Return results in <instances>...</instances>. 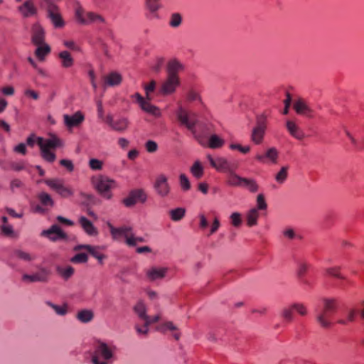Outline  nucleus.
Listing matches in <instances>:
<instances>
[{"instance_id":"obj_44","label":"nucleus","mask_w":364,"mask_h":364,"mask_svg":"<svg viewBox=\"0 0 364 364\" xmlns=\"http://www.w3.org/2000/svg\"><path fill=\"white\" fill-rule=\"evenodd\" d=\"M356 311L355 309H349L346 313V319H339L337 323L341 325H346L348 322H353L355 321Z\"/></svg>"},{"instance_id":"obj_30","label":"nucleus","mask_w":364,"mask_h":364,"mask_svg":"<svg viewBox=\"0 0 364 364\" xmlns=\"http://www.w3.org/2000/svg\"><path fill=\"white\" fill-rule=\"evenodd\" d=\"M236 169H232L228 173L227 183L231 186L242 187L244 178L235 173Z\"/></svg>"},{"instance_id":"obj_13","label":"nucleus","mask_w":364,"mask_h":364,"mask_svg":"<svg viewBox=\"0 0 364 364\" xmlns=\"http://www.w3.org/2000/svg\"><path fill=\"white\" fill-rule=\"evenodd\" d=\"M154 188L156 194L161 197H167L171 192V186L168 181V177L161 173L155 179L154 183Z\"/></svg>"},{"instance_id":"obj_33","label":"nucleus","mask_w":364,"mask_h":364,"mask_svg":"<svg viewBox=\"0 0 364 364\" xmlns=\"http://www.w3.org/2000/svg\"><path fill=\"white\" fill-rule=\"evenodd\" d=\"M76 318L82 323H89L93 319L94 314L91 310L83 309L78 311L76 315Z\"/></svg>"},{"instance_id":"obj_16","label":"nucleus","mask_w":364,"mask_h":364,"mask_svg":"<svg viewBox=\"0 0 364 364\" xmlns=\"http://www.w3.org/2000/svg\"><path fill=\"white\" fill-rule=\"evenodd\" d=\"M105 122L110 127V128L118 132H124L127 130L129 126V120L125 117H119L114 119V117L108 114Z\"/></svg>"},{"instance_id":"obj_7","label":"nucleus","mask_w":364,"mask_h":364,"mask_svg":"<svg viewBox=\"0 0 364 364\" xmlns=\"http://www.w3.org/2000/svg\"><path fill=\"white\" fill-rule=\"evenodd\" d=\"M178 120L180 123L185 126L188 130L195 132V127L197 124V115L193 112H189L179 106L176 112Z\"/></svg>"},{"instance_id":"obj_51","label":"nucleus","mask_w":364,"mask_h":364,"mask_svg":"<svg viewBox=\"0 0 364 364\" xmlns=\"http://www.w3.org/2000/svg\"><path fill=\"white\" fill-rule=\"evenodd\" d=\"M14 255L20 259L30 262L34 259V257L31 255L29 253L23 252L20 250H16L14 251Z\"/></svg>"},{"instance_id":"obj_9","label":"nucleus","mask_w":364,"mask_h":364,"mask_svg":"<svg viewBox=\"0 0 364 364\" xmlns=\"http://www.w3.org/2000/svg\"><path fill=\"white\" fill-rule=\"evenodd\" d=\"M267 128V115L261 114L256 117V125L251 134V139L255 144L262 142Z\"/></svg>"},{"instance_id":"obj_47","label":"nucleus","mask_w":364,"mask_h":364,"mask_svg":"<svg viewBox=\"0 0 364 364\" xmlns=\"http://www.w3.org/2000/svg\"><path fill=\"white\" fill-rule=\"evenodd\" d=\"M266 159H269L272 164H277L278 151L274 147L269 148L265 153Z\"/></svg>"},{"instance_id":"obj_64","label":"nucleus","mask_w":364,"mask_h":364,"mask_svg":"<svg viewBox=\"0 0 364 364\" xmlns=\"http://www.w3.org/2000/svg\"><path fill=\"white\" fill-rule=\"evenodd\" d=\"M157 148H158V145L154 141L149 140L146 143V149L147 151H149L150 153L155 152L157 150Z\"/></svg>"},{"instance_id":"obj_32","label":"nucleus","mask_w":364,"mask_h":364,"mask_svg":"<svg viewBox=\"0 0 364 364\" xmlns=\"http://www.w3.org/2000/svg\"><path fill=\"white\" fill-rule=\"evenodd\" d=\"M40 203L48 210L54 205L52 197L46 192H41L37 196Z\"/></svg>"},{"instance_id":"obj_5","label":"nucleus","mask_w":364,"mask_h":364,"mask_svg":"<svg viewBox=\"0 0 364 364\" xmlns=\"http://www.w3.org/2000/svg\"><path fill=\"white\" fill-rule=\"evenodd\" d=\"M75 18L77 23L82 25L91 23L100 25L105 21L101 15L95 12L85 11L80 5H77L75 9Z\"/></svg>"},{"instance_id":"obj_35","label":"nucleus","mask_w":364,"mask_h":364,"mask_svg":"<svg viewBox=\"0 0 364 364\" xmlns=\"http://www.w3.org/2000/svg\"><path fill=\"white\" fill-rule=\"evenodd\" d=\"M225 144V141L216 134L210 135L208 146L210 149H219L222 147Z\"/></svg>"},{"instance_id":"obj_60","label":"nucleus","mask_w":364,"mask_h":364,"mask_svg":"<svg viewBox=\"0 0 364 364\" xmlns=\"http://www.w3.org/2000/svg\"><path fill=\"white\" fill-rule=\"evenodd\" d=\"M230 149H231L232 150L237 149L242 154H247L250 151V146H242L238 144H231L230 145Z\"/></svg>"},{"instance_id":"obj_2","label":"nucleus","mask_w":364,"mask_h":364,"mask_svg":"<svg viewBox=\"0 0 364 364\" xmlns=\"http://www.w3.org/2000/svg\"><path fill=\"white\" fill-rule=\"evenodd\" d=\"M37 144L40 147L42 158L49 163L53 162L56 159L55 153L51 151L50 149L63 146L62 141L55 135L51 136L49 139L38 137Z\"/></svg>"},{"instance_id":"obj_21","label":"nucleus","mask_w":364,"mask_h":364,"mask_svg":"<svg viewBox=\"0 0 364 364\" xmlns=\"http://www.w3.org/2000/svg\"><path fill=\"white\" fill-rule=\"evenodd\" d=\"M73 250L75 252H78L81 250H86L88 253H90L92 257L96 258L99 263L102 264L104 259L106 258V256L99 252V247L92 246L90 245H78L73 247Z\"/></svg>"},{"instance_id":"obj_56","label":"nucleus","mask_w":364,"mask_h":364,"mask_svg":"<svg viewBox=\"0 0 364 364\" xmlns=\"http://www.w3.org/2000/svg\"><path fill=\"white\" fill-rule=\"evenodd\" d=\"M103 162L97 159H91L89 161V166L92 170L97 171L102 168Z\"/></svg>"},{"instance_id":"obj_26","label":"nucleus","mask_w":364,"mask_h":364,"mask_svg":"<svg viewBox=\"0 0 364 364\" xmlns=\"http://www.w3.org/2000/svg\"><path fill=\"white\" fill-rule=\"evenodd\" d=\"M79 223L80 224L83 230L90 236H95L97 235V230L93 225L92 223L85 216H81L79 218Z\"/></svg>"},{"instance_id":"obj_17","label":"nucleus","mask_w":364,"mask_h":364,"mask_svg":"<svg viewBox=\"0 0 364 364\" xmlns=\"http://www.w3.org/2000/svg\"><path fill=\"white\" fill-rule=\"evenodd\" d=\"M41 236L48 238L53 242L67 240L68 236L58 225H53L49 229L41 232Z\"/></svg>"},{"instance_id":"obj_37","label":"nucleus","mask_w":364,"mask_h":364,"mask_svg":"<svg viewBox=\"0 0 364 364\" xmlns=\"http://www.w3.org/2000/svg\"><path fill=\"white\" fill-rule=\"evenodd\" d=\"M191 173L197 179L200 178L204 173V168L201 163L199 161L194 162L193 166L191 167Z\"/></svg>"},{"instance_id":"obj_4","label":"nucleus","mask_w":364,"mask_h":364,"mask_svg":"<svg viewBox=\"0 0 364 364\" xmlns=\"http://www.w3.org/2000/svg\"><path fill=\"white\" fill-rule=\"evenodd\" d=\"M337 309V301L335 299H323V306L320 310H317L316 321L323 328L331 327V316Z\"/></svg>"},{"instance_id":"obj_11","label":"nucleus","mask_w":364,"mask_h":364,"mask_svg":"<svg viewBox=\"0 0 364 364\" xmlns=\"http://www.w3.org/2000/svg\"><path fill=\"white\" fill-rule=\"evenodd\" d=\"M207 159L210 166L220 172L229 173L232 169H237V166L235 164L231 163L224 157L213 158L210 155L207 156Z\"/></svg>"},{"instance_id":"obj_22","label":"nucleus","mask_w":364,"mask_h":364,"mask_svg":"<svg viewBox=\"0 0 364 364\" xmlns=\"http://www.w3.org/2000/svg\"><path fill=\"white\" fill-rule=\"evenodd\" d=\"M293 107L299 114L304 115L309 118H311L314 116V110L309 107L308 103L302 99H299L294 102Z\"/></svg>"},{"instance_id":"obj_27","label":"nucleus","mask_w":364,"mask_h":364,"mask_svg":"<svg viewBox=\"0 0 364 364\" xmlns=\"http://www.w3.org/2000/svg\"><path fill=\"white\" fill-rule=\"evenodd\" d=\"M183 70V65L177 60H170L167 65V73L168 76L178 77V73Z\"/></svg>"},{"instance_id":"obj_29","label":"nucleus","mask_w":364,"mask_h":364,"mask_svg":"<svg viewBox=\"0 0 364 364\" xmlns=\"http://www.w3.org/2000/svg\"><path fill=\"white\" fill-rule=\"evenodd\" d=\"M122 81V75L117 72H112L105 77V83L108 86H117Z\"/></svg>"},{"instance_id":"obj_3","label":"nucleus","mask_w":364,"mask_h":364,"mask_svg":"<svg viewBox=\"0 0 364 364\" xmlns=\"http://www.w3.org/2000/svg\"><path fill=\"white\" fill-rule=\"evenodd\" d=\"M40 6L46 11V17L55 28H62L65 26V22L60 9L54 0H41Z\"/></svg>"},{"instance_id":"obj_48","label":"nucleus","mask_w":364,"mask_h":364,"mask_svg":"<svg viewBox=\"0 0 364 364\" xmlns=\"http://www.w3.org/2000/svg\"><path fill=\"white\" fill-rule=\"evenodd\" d=\"M58 272L65 279L70 278L74 274V268L68 266L65 268L58 267Z\"/></svg>"},{"instance_id":"obj_18","label":"nucleus","mask_w":364,"mask_h":364,"mask_svg":"<svg viewBox=\"0 0 364 364\" xmlns=\"http://www.w3.org/2000/svg\"><path fill=\"white\" fill-rule=\"evenodd\" d=\"M109 229L110 234L113 240H119L121 237H124L125 240L131 237L132 234V228L127 225H123L119 228L114 227L110 223H107Z\"/></svg>"},{"instance_id":"obj_28","label":"nucleus","mask_w":364,"mask_h":364,"mask_svg":"<svg viewBox=\"0 0 364 364\" xmlns=\"http://www.w3.org/2000/svg\"><path fill=\"white\" fill-rule=\"evenodd\" d=\"M133 310L139 318L142 320L144 322L148 318L146 306L142 300H139L136 302L133 307Z\"/></svg>"},{"instance_id":"obj_23","label":"nucleus","mask_w":364,"mask_h":364,"mask_svg":"<svg viewBox=\"0 0 364 364\" xmlns=\"http://www.w3.org/2000/svg\"><path fill=\"white\" fill-rule=\"evenodd\" d=\"M31 41L36 46L45 43V31L39 23H34L31 29Z\"/></svg>"},{"instance_id":"obj_40","label":"nucleus","mask_w":364,"mask_h":364,"mask_svg":"<svg viewBox=\"0 0 364 364\" xmlns=\"http://www.w3.org/2000/svg\"><path fill=\"white\" fill-rule=\"evenodd\" d=\"M186 210L183 208H177L170 210L169 214L172 220L179 221L185 216Z\"/></svg>"},{"instance_id":"obj_52","label":"nucleus","mask_w":364,"mask_h":364,"mask_svg":"<svg viewBox=\"0 0 364 364\" xmlns=\"http://www.w3.org/2000/svg\"><path fill=\"white\" fill-rule=\"evenodd\" d=\"M180 186L183 191H187L191 188V183L188 177L181 173L179 176Z\"/></svg>"},{"instance_id":"obj_24","label":"nucleus","mask_w":364,"mask_h":364,"mask_svg":"<svg viewBox=\"0 0 364 364\" xmlns=\"http://www.w3.org/2000/svg\"><path fill=\"white\" fill-rule=\"evenodd\" d=\"M168 270V267H152L146 271V276L150 282H154L164 278Z\"/></svg>"},{"instance_id":"obj_41","label":"nucleus","mask_w":364,"mask_h":364,"mask_svg":"<svg viewBox=\"0 0 364 364\" xmlns=\"http://www.w3.org/2000/svg\"><path fill=\"white\" fill-rule=\"evenodd\" d=\"M289 166H282L279 171L275 175V180L279 184H283L288 177Z\"/></svg>"},{"instance_id":"obj_31","label":"nucleus","mask_w":364,"mask_h":364,"mask_svg":"<svg viewBox=\"0 0 364 364\" xmlns=\"http://www.w3.org/2000/svg\"><path fill=\"white\" fill-rule=\"evenodd\" d=\"M287 129L290 134L297 139H302L304 137V133L299 129L298 126L292 121L287 122Z\"/></svg>"},{"instance_id":"obj_43","label":"nucleus","mask_w":364,"mask_h":364,"mask_svg":"<svg viewBox=\"0 0 364 364\" xmlns=\"http://www.w3.org/2000/svg\"><path fill=\"white\" fill-rule=\"evenodd\" d=\"M340 271H341V267H338V266L333 267H329V268H327L326 269V272L327 274H328V275H330L331 277H333L338 278L340 279L345 280L346 277H343L340 273Z\"/></svg>"},{"instance_id":"obj_15","label":"nucleus","mask_w":364,"mask_h":364,"mask_svg":"<svg viewBox=\"0 0 364 364\" xmlns=\"http://www.w3.org/2000/svg\"><path fill=\"white\" fill-rule=\"evenodd\" d=\"M146 18L149 20L159 19L158 11L162 8L161 0H145Z\"/></svg>"},{"instance_id":"obj_1","label":"nucleus","mask_w":364,"mask_h":364,"mask_svg":"<svg viewBox=\"0 0 364 364\" xmlns=\"http://www.w3.org/2000/svg\"><path fill=\"white\" fill-rule=\"evenodd\" d=\"M116 350L115 346L99 341L92 356V363L93 364H112L115 360Z\"/></svg>"},{"instance_id":"obj_50","label":"nucleus","mask_w":364,"mask_h":364,"mask_svg":"<svg viewBox=\"0 0 364 364\" xmlns=\"http://www.w3.org/2000/svg\"><path fill=\"white\" fill-rule=\"evenodd\" d=\"M294 309L293 308V304L288 307H285L283 309L282 311V317L287 321H291L293 319V311Z\"/></svg>"},{"instance_id":"obj_20","label":"nucleus","mask_w":364,"mask_h":364,"mask_svg":"<svg viewBox=\"0 0 364 364\" xmlns=\"http://www.w3.org/2000/svg\"><path fill=\"white\" fill-rule=\"evenodd\" d=\"M179 85L180 80L178 77L168 75L167 79L162 83L159 92L164 95L172 94Z\"/></svg>"},{"instance_id":"obj_39","label":"nucleus","mask_w":364,"mask_h":364,"mask_svg":"<svg viewBox=\"0 0 364 364\" xmlns=\"http://www.w3.org/2000/svg\"><path fill=\"white\" fill-rule=\"evenodd\" d=\"M37 46L35 54L40 60H43L45 56L50 52V48L46 43Z\"/></svg>"},{"instance_id":"obj_62","label":"nucleus","mask_w":364,"mask_h":364,"mask_svg":"<svg viewBox=\"0 0 364 364\" xmlns=\"http://www.w3.org/2000/svg\"><path fill=\"white\" fill-rule=\"evenodd\" d=\"M164 63V59L161 58H158L155 63L151 65V70L155 73H159Z\"/></svg>"},{"instance_id":"obj_55","label":"nucleus","mask_w":364,"mask_h":364,"mask_svg":"<svg viewBox=\"0 0 364 364\" xmlns=\"http://www.w3.org/2000/svg\"><path fill=\"white\" fill-rule=\"evenodd\" d=\"M267 208V204L264 199V196L262 193H260L257 197V210H266Z\"/></svg>"},{"instance_id":"obj_45","label":"nucleus","mask_w":364,"mask_h":364,"mask_svg":"<svg viewBox=\"0 0 364 364\" xmlns=\"http://www.w3.org/2000/svg\"><path fill=\"white\" fill-rule=\"evenodd\" d=\"M182 22V17L178 13H173L171 14L169 21V26L172 28L178 27Z\"/></svg>"},{"instance_id":"obj_54","label":"nucleus","mask_w":364,"mask_h":364,"mask_svg":"<svg viewBox=\"0 0 364 364\" xmlns=\"http://www.w3.org/2000/svg\"><path fill=\"white\" fill-rule=\"evenodd\" d=\"M231 224L234 227H239L242 224V215L237 212L232 213L230 216Z\"/></svg>"},{"instance_id":"obj_8","label":"nucleus","mask_w":364,"mask_h":364,"mask_svg":"<svg viewBox=\"0 0 364 364\" xmlns=\"http://www.w3.org/2000/svg\"><path fill=\"white\" fill-rule=\"evenodd\" d=\"M92 183L97 191L106 199H110L112 194L109 190L115 186V181L107 176H100L92 179Z\"/></svg>"},{"instance_id":"obj_19","label":"nucleus","mask_w":364,"mask_h":364,"mask_svg":"<svg viewBox=\"0 0 364 364\" xmlns=\"http://www.w3.org/2000/svg\"><path fill=\"white\" fill-rule=\"evenodd\" d=\"M84 120L85 115L80 111H77L72 115H63L64 124L69 130L80 127Z\"/></svg>"},{"instance_id":"obj_61","label":"nucleus","mask_w":364,"mask_h":364,"mask_svg":"<svg viewBox=\"0 0 364 364\" xmlns=\"http://www.w3.org/2000/svg\"><path fill=\"white\" fill-rule=\"evenodd\" d=\"M156 81L151 80L148 85H144L146 98L149 99L150 93L154 92L156 88Z\"/></svg>"},{"instance_id":"obj_53","label":"nucleus","mask_w":364,"mask_h":364,"mask_svg":"<svg viewBox=\"0 0 364 364\" xmlns=\"http://www.w3.org/2000/svg\"><path fill=\"white\" fill-rule=\"evenodd\" d=\"M309 269V264L305 262H299L296 270V275L299 279H302L304 277Z\"/></svg>"},{"instance_id":"obj_58","label":"nucleus","mask_w":364,"mask_h":364,"mask_svg":"<svg viewBox=\"0 0 364 364\" xmlns=\"http://www.w3.org/2000/svg\"><path fill=\"white\" fill-rule=\"evenodd\" d=\"M293 308L301 316H305L307 314L306 307L302 303H294L293 304Z\"/></svg>"},{"instance_id":"obj_34","label":"nucleus","mask_w":364,"mask_h":364,"mask_svg":"<svg viewBox=\"0 0 364 364\" xmlns=\"http://www.w3.org/2000/svg\"><path fill=\"white\" fill-rule=\"evenodd\" d=\"M59 58L61 60V65L63 68H68L73 65V58L68 51L64 50L59 53Z\"/></svg>"},{"instance_id":"obj_25","label":"nucleus","mask_w":364,"mask_h":364,"mask_svg":"<svg viewBox=\"0 0 364 364\" xmlns=\"http://www.w3.org/2000/svg\"><path fill=\"white\" fill-rule=\"evenodd\" d=\"M18 10L23 18L33 16L38 14V9L31 0L26 1L18 7Z\"/></svg>"},{"instance_id":"obj_42","label":"nucleus","mask_w":364,"mask_h":364,"mask_svg":"<svg viewBox=\"0 0 364 364\" xmlns=\"http://www.w3.org/2000/svg\"><path fill=\"white\" fill-rule=\"evenodd\" d=\"M88 260V255L85 252H80L76 254L70 259V262L74 264L86 263Z\"/></svg>"},{"instance_id":"obj_10","label":"nucleus","mask_w":364,"mask_h":364,"mask_svg":"<svg viewBox=\"0 0 364 364\" xmlns=\"http://www.w3.org/2000/svg\"><path fill=\"white\" fill-rule=\"evenodd\" d=\"M147 194L142 188H136L129 191L128 196L122 200V203L127 208L134 206L137 203H144Z\"/></svg>"},{"instance_id":"obj_57","label":"nucleus","mask_w":364,"mask_h":364,"mask_svg":"<svg viewBox=\"0 0 364 364\" xmlns=\"http://www.w3.org/2000/svg\"><path fill=\"white\" fill-rule=\"evenodd\" d=\"M1 232L8 237H11L14 235V228L9 224H2L0 227Z\"/></svg>"},{"instance_id":"obj_12","label":"nucleus","mask_w":364,"mask_h":364,"mask_svg":"<svg viewBox=\"0 0 364 364\" xmlns=\"http://www.w3.org/2000/svg\"><path fill=\"white\" fill-rule=\"evenodd\" d=\"M51 274V271L46 267H39L38 271L32 274H24L22 280L33 282H48Z\"/></svg>"},{"instance_id":"obj_46","label":"nucleus","mask_w":364,"mask_h":364,"mask_svg":"<svg viewBox=\"0 0 364 364\" xmlns=\"http://www.w3.org/2000/svg\"><path fill=\"white\" fill-rule=\"evenodd\" d=\"M46 305H48V306L52 308L55 311V313L60 316H64L67 314L66 305L60 306L54 304L50 301H46Z\"/></svg>"},{"instance_id":"obj_14","label":"nucleus","mask_w":364,"mask_h":364,"mask_svg":"<svg viewBox=\"0 0 364 364\" xmlns=\"http://www.w3.org/2000/svg\"><path fill=\"white\" fill-rule=\"evenodd\" d=\"M133 97L136 98L139 105L143 111L156 117L160 115L161 113L159 109L150 102L151 97H149V99L146 98V100L138 92L135 93Z\"/></svg>"},{"instance_id":"obj_49","label":"nucleus","mask_w":364,"mask_h":364,"mask_svg":"<svg viewBox=\"0 0 364 364\" xmlns=\"http://www.w3.org/2000/svg\"><path fill=\"white\" fill-rule=\"evenodd\" d=\"M145 240L142 237H136L133 233L131 237H129L127 240H125V243L129 247H134L139 242H144Z\"/></svg>"},{"instance_id":"obj_59","label":"nucleus","mask_w":364,"mask_h":364,"mask_svg":"<svg viewBox=\"0 0 364 364\" xmlns=\"http://www.w3.org/2000/svg\"><path fill=\"white\" fill-rule=\"evenodd\" d=\"M187 100L189 102L201 101L200 96L195 90H189L187 93Z\"/></svg>"},{"instance_id":"obj_36","label":"nucleus","mask_w":364,"mask_h":364,"mask_svg":"<svg viewBox=\"0 0 364 364\" xmlns=\"http://www.w3.org/2000/svg\"><path fill=\"white\" fill-rule=\"evenodd\" d=\"M247 224L250 227L255 226L257 224L259 218V212L257 208H252L247 213Z\"/></svg>"},{"instance_id":"obj_6","label":"nucleus","mask_w":364,"mask_h":364,"mask_svg":"<svg viewBox=\"0 0 364 364\" xmlns=\"http://www.w3.org/2000/svg\"><path fill=\"white\" fill-rule=\"evenodd\" d=\"M44 183L63 198H69L75 193L73 188L70 186L66 185L61 178L45 179Z\"/></svg>"},{"instance_id":"obj_63","label":"nucleus","mask_w":364,"mask_h":364,"mask_svg":"<svg viewBox=\"0 0 364 364\" xmlns=\"http://www.w3.org/2000/svg\"><path fill=\"white\" fill-rule=\"evenodd\" d=\"M60 164L65 167L69 172H72L74 170V165L72 161L69 159H61Z\"/></svg>"},{"instance_id":"obj_38","label":"nucleus","mask_w":364,"mask_h":364,"mask_svg":"<svg viewBox=\"0 0 364 364\" xmlns=\"http://www.w3.org/2000/svg\"><path fill=\"white\" fill-rule=\"evenodd\" d=\"M242 187L247 188L251 193H256L259 189L256 181L249 178H244Z\"/></svg>"}]
</instances>
